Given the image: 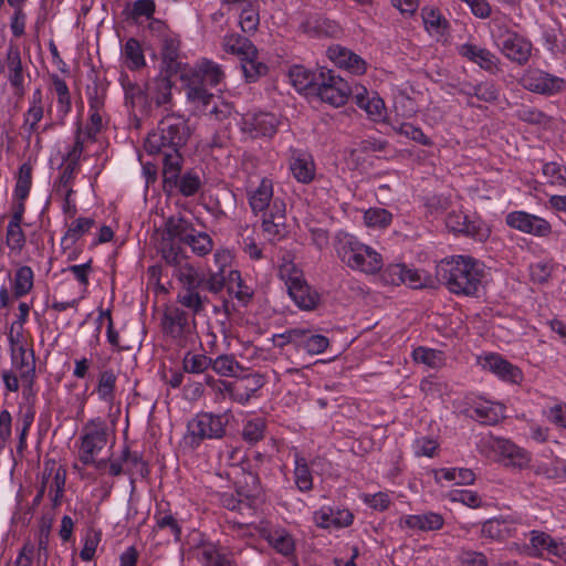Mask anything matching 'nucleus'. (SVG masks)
<instances>
[{"instance_id":"obj_14","label":"nucleus","mask_w":566,"mask_h":566,"mask_svg":"<svg viewBox=\"0 0 566 566\" xmlns=\"http://www.w3.org/2000/svg\"><path fill=\"white\" fill-rule=\"evenodd\" d=\"M301 29L304 33L312 38H338L343 30L340 25L324 15L318 13L310 15L302 22Z\"/></svg>"},{"instance_id":"obj_50","label":"nucleus","mask_w":566,"mask_h":566,"mask_svg":"<svg viewBox=\"0 0 566 566\" xmlns=\"http://www.w3.org/2000/svg\"><path fill=\"white\" fill-rule=\"evenodd\" d=\"M265 422L261 418L249 420L242 430V438L245 442L254 444L264 438Z\"/></svg>"},{"instance_id":"obj_26","label":"nucleus","mask_w":566,"mask_h":566,"mask_svg":"<svg viewBox=\"0 0 566 566\" xmlns=\"http://www.w3.org/2000/svg\"><path fill=\"white\" fill-rule=\"evenodd\" d=\"M495 449L503 457L506 467L523 469L530 463L528 453L510 440H497Z\"/></svg>"},{"instance_id":"obj_61","label":"nucleus","mask_w":566,"mask_h":566,"mask_svg":"<svg viewBox=\"0 0 566 566\" xmlns=\"http://www.w3.org/2000/svg\"><path fill=\"white\" fill-rule=\"evenodd\" d=\"M441 355L442 353L440 350L422 346L417 347L412 352V357L416 361L422 363L429 367H438L441 363Z\"/></svg>"},{"instance_id":"obj_38","label":"nucleus","mask_w":566,"mask_h":566,"mask_svg":"<svg viewBox=\"0 0 566 566\" xmlns=\"http://www.w3.org/2000/svg\"><path fill=\"white\" fill-rule=\"evenodd\" d=\"M329 345L326 336L321 334H312L311 331L304 329V335L301 337L298 348L304 349L311 355L323 353Z\"/></svg>"},{"instance_id":"obj_33","label":"nucleus","mask_w":566,"mask_h":566,"mask_svg":"<svg viewBox=\"0 0 566 566\" xmlns=\"http://www.w3.org/2000/svg\"><path fill=\"white\" fill-rule=\"evenodd\" d=\"M241 69L245 81L248 83H254L260 77L264 76L269 72V67L265 63L258 60V55L243 56L240 59Z\"/></svg>"},{"instance_id":"obj_10","label":"nucleus","mask_w":566,"mask_h":566,"mask_svg":"<svg viewBox=\"0 0 566 566\" xmlns=\"http://www.w3.org/2000/svg\"><path fill=\"white\" fill-rule=\"evenodd\" d=\"M497 46L504 56L520 65L528 62L532 52V43L513 31L501 34Z\"/></svg>"},{"instance_id":"obj_4","label":"nucleus","mask_w":566,"mask_h":566,"mask_svg":"<svg viewBox=\"0 0 566 566\" xmlns=\"http://www.w3.org/2000/svg\"><path fill=\"white\" fill-rule=\"evenodd\" d=\"M226 424L223 415L198 412L187 423L185 440L191 449H198L205 440L222 439L226 436Z\"/></svg>"},{"instance_id":"obj_34","label":"nucleus","mask_w":566,"mask_h":566,"mask_svg":"<svg viewBox=\"0 0 566 566\" xmlns=\"http://www.w3.org/2000/svg\"><path fill=\"white\" fill-rule=\"evenodd\" d=\"M481 536L494 541H504L511 536V528L506 521L491 518L482 524Z\"/></svg>"},{"instance_id":"obj_18","label":"nucleus","mask_w":566,"mask_h":566,"mask_svg":"<svg viewBox=\"0 0 566 566\" xmlns=\"http://www.w3.org/2000/svg\"><path fill=\"white\" fill-rule=\"evenodd\" d=\"M483 367L504 381L520 384L523 380L522 370L499 354H490L486 356Z\"/></svg>"},{"instance_id":"obj_37","label":"nucleus","mask_w":566,"mask_h":566,"mask_svg":"<svg viewBox=\"0 0 566 566\" xmlns=\"http://www.w3.org/2000/svg\"><path fill=\"white\" fill-rule=\"evenodd\" d=\"M471 418L479 420L483 424H496L501 418H503V408L502 406H490V405H479L471 410Z\"/></svg>"},{"instance_id":"obj_62","label":"nucleus","mask_w":566,"mask_h":566,"mask_svg":"<svg viewBox=\"0 0 566 566\" xmlns=\"http://www.w3.org/2000/svg\"><path fill=\"white\" fill-rule=\"evenodd\" d=\"M543 174L552 185H566V167L551 161L543 166Z\"/></svg>"},{"instance_id":"obj_49","label":"nucleus","mask_w":566,"mask_h":566,"mask_svg":"<svg viewBox=\"0 0 566 566\" xmlns=\"http://www.w3.org/2000/svg\"><path fill=\"white\" fill-rule=\"evenodd\" d=\"M6 70L11 84L17 87L21 85L23 75L21 57L18 51H10L8 53Z\"/></svg>"},{"instance_id":"obj_11","label":"nucleus","mask_w":566,"mask_h":566,"mask_svg":"<svg viewBox=\"0 0 566 566\" xmlns=\"http://www.w3.org/2000/svg\"><path fill=\"white\" fill-rule=\"evenodd\" d=\"M328 59L339 69H344L354 75H361L366 72V62L349 49L339 44L331 45L327 49Z\"/></svg>"},{"instance_id":"obj_35","label":"nucleus","mask_w":566,"mask_h":566,"mask_svg":"<svg viewBox=\"0 0 566 566\" xmlns=\"http://www.w3.org/2000/svg\"><path fill=\"white\" fill-rule=\"evenodd\" d=\"M337 254L344 263L348 261L352 254H356L360 251L366 252L367 245L360 243L354 235L343 233L338 235Z\"/></svg>"},{"instance_id":"obj_43","label":"nucleus","mask_w":566,"mask_h":566,"mask_svg":"<svg viewBox=\"0 0 566 566\" xmlns=\"http://www.w3.org/2000/svg\"><path fill=\"white\" fill-rule=\"evenodd\" d=\"M290 169L296 180L303 184L311 182L315 175L313 161L306 158H294L290 165Z\"/></svg>"},{"instance_id":"obj_52","label":"nucleus","mask_w":566,"mask_h":566,"mask_svg":"<svg viewBox=\"0 0 566 566\" xmlns=\"http://www.w3.org/2000/svg\"><path fill=\"white\" fill-rule=\"evenodd\" d=\"M403 276L402 284H407L411 289L434 287L433 280L426 272L406 266Z\"/></svg>"},{"instance_id":"obj_40","label":"nucleus","mask_w":566,"mask_h":566,"mask_svg":"<svg viewBox=\"0 0 566 566\" xmlns=\"http://www.w3.org/2000/svg\"><path fill=\"white\" fill-rule=\"evenodd\" d=\"M212 364V358L205 354H191L188 352L182 359V369L189 374H202Z\"/></svg>"},{"instance_id":"obj_31","label":"nucleus","mask_w":566,"mask_h":566,"mask_svg":"<svg viewBox=\"0 0 566 566\" xmlns=\"http://www.w3.org/2000/svg\"><path fill=\"white\" fill-rule=\"evenodd\" d=\"M462 229V235L473 239L478 242H485L491 235V228L479 216L470 217L467 214V220Z\"/></svg>"},{"instance_id":"obj_44","label":"nucleus","mask_w":566,"mask_h":566,"mask_svg":"<svg viewBox=\"0 0 566 566\" xmlns=\"http://www.w3.org/2000/svg\"><path fill=\"white\" fill-rule=\"evenodd\" d=\"M202 559L206 566H238L230 554L223 553L212 545L202 549Z\"/></svg>"},{"instance_id":"obj_16","label":"nucleus","mask_w":566,"mask_h":566,"mask_svg":"<svg viewBox=\"0 0 566 566\" xmlns=\"http://www.w3.org/2000/svg\"><path fill=\"white\" fill-rule=\"evenodd\" d=\"M287 75L297 92L312 97L321 78L318 77L321 70L312 71L303 65L295 64L289 69Z\"/></svg>"},{"instance_id":"obj_25","label":"nucleus","mask_w":566,"mask_h":566,"mask_svg":"<svg viewBox=\"0 0 566 566\" xmlns=\"http://www.w3.org/2000/svg\"><path fill=\"white\" fill-rule=\"evenodd\" d=\"M346 264L354 269L365 272L367 274H375L382 268V259L379 253L367 245V251H360L352 254Z\"/></svg>"},{"instance_id":"obj_8","label":"nucleus","mask_w":566,"mask_h":566,"mask_svg":"<svg viewBox=\"0 0 566 566\" xmlns=\"http://www.w3.org/2000/svg\"><path fill=\"white\" fill-rule=\"evenodd\" d=\"M521 83L525 90L545 96L558 94L566 88V81L563 77L539 69L527 71L522 76Z\"/></svg>"},{"instance_id":"obj_48","label":"nucleus","mask_w":566,"mask_h":566,"mask_svg":"<svg viewBox=\"0 0 566 566\" xmlns=\"http://www.w3.org/2000/svg\"><path fill=\"white\" fill-rule=\"evenodd\" d=\"M33 286V272L29 266H21L14 274L13 290L17 296L30 292Z\"/></svg>"},{"instance_id":"obj_45","label":"nucleus","mask_w":566,"mask_h":566,"mask_svg":"<svg viewBox=\"0 0 566 566\" xmlns=\"http://www.w3.org/2000/svg\"><path fill=\"white\" fill-rule=\"evenodd\" d=\"M124 54L128 60L130 70H138L145 65V56L139 42L129 38L124 45Z\"/></svg>"},{"instance_id":"obj_20","label":"nucleus","mask_w":566,"mask_h":566,"mask_svg":"<svg viewBox=\"0 0 566 566\" xmlns=\"http://www.w3.org/2000/svg\"><path fill=\"white\" fill-rule=\"evenodd\" d=\"M444 525V518L441 514L427 512L424 514L405 515L399 520V526L408 527L413 531L430 532L439 531Z\"/></svg>"},{"instance_id":"obj_53","label":"nucleus","mask_w":566,"mask_h":566,"mask_svg":"<svg viewBox=\"0 0 566 566\" xmlns=\"http://www.w3.org/2000/svg\"><path fill=\"white\" fill-rule=\"evenodd\" d=\"M116 384V375L112 369L103 370L99 374L97 391L103 400H111L114 398Z\"/></svg>"},{"instance_id":"obj_12","label":"nucleus","mask_w":566,"mask_h":566,"mask_svg":"<svg viewBox=\"0 0 566 566\" xmlns=\"http://www.w3.org/2000/svg\"><path fill=\"white\" fill-rule=\"evenodd\" d=\"M161 329L165 335L172 338L190 334L188 313L179 307H167L161 317Z\"/></svg>"},{"instance_id":"obj_29","label":"nucleus","mask_w":566,"mask_h":566,"mask_svg":"<svg viewBox=\"0 0 566 566\" xmlns=\"http://www.w3.org/2000/svg\"><path fill=\"white\" fill-rule=\"evenodd\" d=\"M264 386V377L261 374H248L238 379L235 388V401L245 405L251 397Z\"/></svg>"},{"instance_id":"obj_47","label":"nucleus","mask_w":566,"mask_h":566,"mask_svg":"<svg viewBox=\"0 0 566 566\" xmlns=\"http://www.w3.org/2000/svg\"><path fill=\"white\" fill-rule=\"evenodd\" d=\"M364 221L370 228H386L392 221V214L384 208H369L364 213Z\"/></svg>"},{"instance_id":"obj_36","label":"nucleus","mask_w":566,"mask_h":566,"mask_svg":"<svg viewBox=\"0 0 566 566\" xmlns=\"http://www.w3.org/2000/svg\"><path fill=\"white\" fill-rule=\"evenodd\" d=\"M217 374L224 377H239V371H243V367L232 355H220L212 359L210 366Z\"/></svg>"},{"instance_id":"obj_57","label":"nucleus","mask_w":566,"mask_h":566,"mask_svg":"<svg viewBox=\"0 0 566 566\" xmlns=\"http://www.w3.org/2000/svg\"><path fill=\"white\" fill-rule=\"evenodd\" d=\"M156 521V528L158 530H169L170 534L178 542L181 537V527L177 521V518L170 513H161L156 512L154 516Z\"/></svg>"},{"instance_id":"obj_9","label":"nucleus","mask_w":566,"mask_h":566,"mask_svg":"<svg viewBox=\"0 0 566 566\" xmlns=\"http://www.w3.org/2000/svg\"><path fill=\"white\" fill-rule=\"evenodd\" d=\"M505 223L514 230L537 238H547L552 233V226L546 219L523 210L507 213Z\"/></svg>"},{"instance_id":"obj_59","label":"nucleus","mask_w":566,"mask_h":566,"mask_svg":"<svg viewBox=\"0 0 566 566\" xmlns=\"http://www.w3.org/2000/svg\"><path fill=\"white\" fill-rule=\"evenodd\" d=\"M563 38V32L560 29H547L543 32V40L545 48L553 54L563 53L565 50V44Z\"/></svg>"},{"instance_id":"obj_41","label":"nucleus","mask_w":566,"mask_h":566,"mask_svg":"<svg viewBox=\"0 0 566 566\" xmlns=\"http://www.w3.org/2000/svg\"><path fill=\"white\" fill-rule=\"evenodd\" d=\"M271 546L283 556H291L295 551L293 537L284 531H274L268 537Z\"/></svg>"},{"instance_id":"obj_64","label":"nucleus","mask_w":566,"mask_h":566,"mask_svg":"<svg viewBox=\"0 0 566 566\" xmlns=\"http://www.w3.org/2000/svg\"><path fill=\"white\" fill-rule=\"evenodd\" d=\"M406 275V264H389L381 273V279L386 284L400 285Z\"/></svg>"},{"instance_id":"obj_24","label":"nucleus","mask_w":566,"mask_h":566,"mask_svg":"<svg viewBox=\"0 0 566 566\" xmlns=\"http://www.w3.org/2000/svg\"><path fill=\"white\" fill-rule=\"evenodd\" d=\"M530 542L533 549L531 555L534 557H541L544 551L556 557H562L565 554L563 543L557 542L545 532L532 531Z\"/></svg>"},{"instance_id":"obj_58","label":"nucleus","mask_w":566,"mask_h":566,"mask_svg":"<svg viewBox=\"0 0 566 566\" xmlns=\"http://www.w3.org/2000/svg\"><path fill=\"white\" fill-rule=\"evenodd\" d=\"M473 94L481 102L495 103L499 99L500 91L494 82L485 81L475 84Z\"/></svg>"},{"instance_id":"obj_19","label":"nucleus","mask_w":566,"mask_h":566,"mask_svg":"<svg viewBox=\"0 0 566 566\" xmlns=\"http://www.w3.org/2000/svg\"><path fill=\"white\" fill-rule=\"evenodd\" d=\"M354 520L353 513L348 510H334L332 506H323L314 513L316 526L321 528H342L352 525Z\"/></svg>"},{"instance_id":"obj_46","label":"nucleus","mask_w":566,"mask_h":566,"mask_svg":"<svg viewBox=\"0 0 566 566\" xmlns=\"http://www.w3.org/2000/svg\"><path fill=\"white\" fill-rule=\"evenodd\" d=\"M295 484L301 492H307L313 488V478L304 458H296L294 469Z\"/></svg>"},{"instance_id":"obj_23","label":"nucleus","mask_w":566,"mask_h":566,"mask_svg":"<svg viewBox=\"0 0 566 566\" xmlns=\"http://www.w3.org/2000/svg\"><path fill=\"white\" fill-rule=\"evenodd\" d=\"M174 74L165 73L160 70V74L147 84L148 94L157 107L169 104L172 98L171 90L174 86L170 77Z\"/></svg>"},{"instance_id":"obj_13","label":"nucleus","mask_w":566,"mask_h":566,"mask_svg":"<svg viewBox=\"0 0 566 566\" xmlns=\"http://www.w3.org/2000/svg\"><path fill=\"white\" fill-rule=\"evenodd\" d=\"M244 130L252 137H272L276 130L279 120L272 113L260 112L248 114L243 118Z\"/></svg>"},{"instance_id":"obj_5","label":"nucleus","mask_w":566,"mask_h":566,"mask_svg":"<svg viewBox=\"0 0 566 566\" xmlns=\"http://www.w3.org/2000/svg\"><path fill=\"white\" fill-rule=\"evenodd\" d=\"M184 159L163 165V189L167 195L178 191L184 197H193L201 189L200 175L189 169L181 175Z\"/></svg>"},{"instance_id":"obj_27","label":"nucleus","mask_w":566,"mask_h":566,"mask_svg":"<svg viewBox=\"0 0 566 566\" xmlns=\"http://www.w3.org/2000/svg\"><path fill=\"white\" fill-rule=\"evenodd\" d=\"M18 324H12L10 329V340L12 347V358L14 365L20 368L22 374H29L33 370V355L32 353L24 346V343L20 339L21 335L19 333L14 335L15 326Z\"/></svg>"},{"instance_id":"obj_1","label":"nucleus","mask_w":566,"mask_h":566,"mask_svg":"<svg viewBox=\"0 0 566 566\" xmlns=\"http://www.w3.org/2000/svg\"><path fill=\"white\" fill-rule=\"evenodd\" d=\"M180 78L186 85V96L188 102L203 112L216 115L217 119H224L230 115L229 105L223 109L213 105L209 108L214 95L208 91V87H216L224 78V72L216 62L201 59L196 65L181 73Z\"/></svg>"},{"instance_id":"obj_55","label":"nucleus","mask_w":566,"mask_h":566,"mask_svg":"<svg viewBox=\"0 0 566 566\" xmlns=\"http://www.w3.org/2000/svg\"><path fill=\"white\" fill-rule=\"evenodd\" d=\"M82 541L83 547L80 552V557L85 562L92 560L95 555L97 545L101 541V532L87 528Z\"/></svg>"},{"instance_id":"obj_42","label":"nucleus","mask_w":566,"mask_h":566,"mask_svg":"<svg viewBox=\"0 0 566 566\" xmlns=\"http://www.w3.org/2000/svg\"><path fill=\"white\" fill-rule=\"evenodd\" d=\"M175 275L184 284V289L198 290L205 282V276H200L196 269L189 263L179 266Z\"/></svg>"},{"instance_id":"obj_21","label":"nucleus","mask_w":566,"mask_h":566,"mask_svg":"<svg viewBox=\"0 0 566 566\" xmlns=\"http://www.w3.org/2000/svg\"><path fill=\"white\" fill-rule=\"evenodd\" d=\"M180 40L177 35H169L161 41V71L168 74L182 73V63L179 59Z\"/></svg>"},{"instance_id":"obj_63","label":"nucleus","mask_w":566,"mask_h":566,"mask_svg":"<svg viewBox=\"0 0 566 566\" xmlns=\"http://www.w3.org/2000/svg\"><path fill=\"white\" fill-rule=\"evenodd\" d=\"M31 188V167L29 165H22L19 170L18 181L15 186V198L18 200H24Z\"/></svg>"},{"instance_id":"obj_51","label":"nucleus","mask_w":566,"mask_h":566,"mask_svg":"<svg viewBox=\"0 0 566 566\" xmlns=\"http://www.w3.org/2000/svg\"><path fill=\"white\" fill-rule=\"evenodd\" d=\"M187 245H189L193 253L199 256H205L211 252L213 248V241L211 237L206 232H192Z\"/></svg>"},{"instance_id":"obj_6","label":"nucleus","mask_w":566,"mask_h":566,"mask_svg":"<svg viewBox=\"0 0 566 566\" xmlns=\"http://www.w3.org/2000/svg\"><path fill=\"white\" fill-rule=\"evenodd\" d=\"M318 77L321 78L312 97H317L333 107H340L347 103L352 88L346 80L326 67L321 69Z\"/></svg>"},{"instance_id":"obj_28","label":"nucleus","mask_w":566,"mask_h":566,"mask_svg":"<svg viewBox=\"0 0 566 566\" xmlns=\"http://www.w3.org/2000/svg\"><path fill=\"white\" fill-rule=\"evenodd\" d=\"M222 48L227 53L238 55L240 59L258 55L256 46L247 36L238 33L224 35Z\"/></svg>"},{"instance_id":"obj_56","label":"nucleus","mask_w":566,"mask_h":566,"mask_svg":"<svg viewBox=\"0 0 566 566\" xmlns=\"http://www.w3.org/2000/svg\"><path fill=\"white\" fill-rule=\"evenodd\" d=\"M516 117L533 125H546L551 119L543 111L532 106H522L517 109Z\"/></svg>"},{"instance_id":"obj_7","label":"nucleus","mask_w":566,"mask_h":566,"mask_svg":"<svg viewBox=\"0 0 566 566\" xmlns=\"http://www.w3.org/2000/svg\"><path fill=\"white\" fill-rule=\"evenodd\" d=\"M107 442L105 421L97 417L91 419L82 428L80 443V461L84 465L94 462V455L98 453Z\"/></svg>"},{"instance_id":"obj_17","label":"nucleus","mask_w":566,"mask_h":566,"mask_svg":"<svg viewBox=\"0 0 566 566\" xmlns=\"http://www.w3.org/2000/svg\"><path fill=\"white\" fill-rule=\"evenodd\" d=\"M192 232H196L193 224L182 216L169 217L165 221L161 240L176 243L187 244Z\"/></svg>"},{"instance_id":"obj_54","label":"nucleus","mask_w":566,"mask_h":566,"mask_svg":"<svg viewBox=\"0 0 566 566\" xmlns=\"http://www.w3.org/2000/svg\"><path fill=\"white\" fill-rule=\"evenodd\" d=\"M177 295V302L182 306L191 310L193 314H199L203 311V301L198 293V290L184 289Z\"/></svg>"},{"instance_id":"obj_2","label":"nucleus","mask_w":566,"mask_h":566,"mask_svg":"<svg viewBox=\"0 0 566 566\" xmlns=\"http://www.w3.org/2000/svg\"><path fill=\"white\" fill-rule=\"evenodd\" d=\"M191 135L188 119L179 114H168L148 133L144 147L149 155H161L163 165L184 159L181 149Z\"/></svg>"},{"instance_id":"obj_32","label":"nucleus","mask_w":566,"mask_h":566,"mask_svg":"<svg viewBox=\"0 0 566 566\" xmlns=\"http://www.w3.org/2000/svg\"><path fill=\"white\" fill-rule=\"evenodd\" d=\"M273 197V188L271 181L263 179L259 187L249 197V203L254 213L264 211L270 207Z\"/></svg>"},{"instance_id":"obj_60","label":"nucleus","mask_w":566,"mask_h":566,"mask_svg":"<svg viewBox=\"0 0 566 566\" xmlns=\"http://www.w3.org/2000/svg\"><path fill=\"white\" fill-rule=\"evenodd\" d=\"M399 129H400V135L406 136L407 138L416 142L422 146L430 147L433 145L432 139L429 138L420 127L415 126L411 123H407V122L400 123Z\"/></svg>"},{"instance_id":"obj_15","label":"nucleus","mask_w":566,"mask_h":566,"mask_svg":"<svg viewBox=\"0 0 566 566\" xmlns=\"http://www.w3.org/2000/svg\"><path fill=\"white\" fill-rule=\"evenodd\" d=\"M120 82L125 93V105L130 109L138 108L142 115H148L151 111L148 90L130 82L127 75H122Z\"/></svg>"},{"instance_id":"obj_3","label":"nucleus","mask_w":566,"mask_h":566,"mask_svg":"<svg viewBox=\"0 0 566 566\" xmlns=\"http://www.w3.org/2000/svg\"><path fill=\"white\" fill-rule=\"evenodd\" d=\"M484 271L472 256L454 255L436 265V279L453 294L478 296Z\"/></svg>"},{"instance_id":"obj_39","label":"nucleus","mask_w":566,"mask_h":566,"mask_svg":"<svg viewBox=\"0 0 566 566\" xmlns=\"http://www.w3.org/2000/svg\"><path fill=\"white\" fill-rule=\"evenodd\" d=\"M159 252L161 259L167 265L174 266L175 271L181 265V260L186 258L182 248L177 243H170L164 240L159 242Z\"/></svg>"},{"instance_id":"obj_30","label":"nucleus","mask_w":566,"mask_h":566,"mask_svg":"<svg viewBox=\"0 0 566 566\" xmlns=\"http://www.w3.org/2000/svg\"><path fill=\"white\" fill-rule=\"evenodd\" d=\"M232 10L240 11L239 23L244 33L252 34L258 30L260 24V1L248 3V6H240V8H233Z\"/></svg>"},{"instance_id":"obj_22","label":"nucleus","mask_w":566,"mask_h":566,"mask_svg":"<svg viewBox=\"0 0 566 566\" xmlns=\"http://www.w3.org/2000/svg\"><path fill=\"white\" fill-rule=\"evenodd\" d=\"M287 293L295 305L303 311L315 310L321 301L318 292L315 291L305 279L290 286Z\"/></svg>"}]
</instances>
